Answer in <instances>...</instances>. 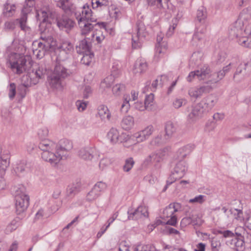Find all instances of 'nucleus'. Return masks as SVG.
Here are the masks:
<instances>
[{"mask_svg": "<svg viewBox=\"0 0 251 251\" xmlns=\"http://www.w3.org/2000/svg\"><path fill=\"white\" fill-rule=\"evenodd\" d=\"M54 23L57 24L60 29H65L66 31L72 29L75 25V22L66 15H62L61 17L57 15Z\"/></svg>", "mask_w": 251, "mask_h": 251, "instance_id": "obj_13", "label": "nucleus"}, {"mask_svg": "<svg viewBox=\"0 0 251 251\" xmlns=\"http://www.w3.org/2000/svg\"><path fill=\"white\" fill-rule=\"evenodd\" d=\"M48 32L49 28H48V31L46 33L41 32V31H40V33L41 34L40 39L42 41L38 42V43L40 46L42 47V48H44L50 51L53 48L54 46L53 43L54 42L53 38L51 36L46 35V34Z\"/></svg>", "mask_w": 251, "mask_h": 251, "instance_id": "obj_20", "label": "nucleus"}, {"mask_svg": "<svg viewBox=\"0 0 251 251\" xmlns=\"http://www.w3.org/2000/svg\"><path fill=\"white\" fill-rule=\"evenodd\" d=\"M35 4L34 0H25L21 11L20 17L14 21L6 22L4 24V28L8 30H13L17 25L22 31L28 33H30L31 28L27 25V20L28 15L32 11Z\"/></svg>", "mask_w": 251, "mask_h": 251, "instance_id": "obj_2", "label": "nucleus"}, {"mask_svg": "<svg viewBox=\"0 0 251 251\" xmlns=\"http://www.w3.org/2000/svg\"><path fill=\"white\" fill-rule=\"evenodd\" d=\"M251 19V7H248L244 9L240 15V19L237 21L241 20L244 24V26L242 28H245L246 25L250 24L247 22L244 23L243 20H248Z\"/></svg>", "mask_w": 251, "mask_h": 251, "instance_id": "obj_34", "label": "nucleus"}, {"mask_svg": "<svg viewBox=\"0 0 251 251\" xmlns=\"http://www.w3.org/2000/svg\"><path fill=\"white\" fill-rule=\"evenodd\" d=\"M189 113L187 119L189 122H193L201 118L204 112L203 111L199 103L194 106L188 108Z\"/></svg>", "mask_w": 251, "mask_h": 251, "instance_id": "obj_17", "label": "nucleus"}, {"mask_svg": "<svg viewBox=\"0 0 251 251\" xmlns=\"http://www.w3.org/2000/svg\"><path fill=\"white\" fill-rule=\"evenodd\" d=\"M148 65L146 61L142 58H139L136 61L133 72L134 74H141L147 70Z\"/></svg>", "mask_w": 251, "mask_h": 251, "instance_id": "obj_30", "label": "nucleus"}, {"mask_svg": "<svg viewBox=\"0 0 251 251\" xmlns=\"http://www.w3.org/2000/svg\"><path fill=\"white\" fill-rule=\"evenodd\" d=\"M180 207V204L179 203H174L170 204L163 210L162 213V218H169L174 216V214L178 210Z\"/></svg>", "mask_w": 251, "mask_h": 251, "instance_id": "obj_25", "label": "nucleus"}, {"mask_svg": "<svg viewBox=\"0 0 251 251\" xmlns=\"http://www.w3.org/2000/svg\"><path fill=\"white\" fill-rule=\"evenodd\" d=\"M10 155L8 151H2L0 155V170L5 171L10 164Z\"/></svg>", "mask_w": 251, "mask_h": 251, "instance_id": "obj_27", "label": "nucleus"}, {"mask_svg": "<svg viewBox=\"0 0 251 251\" xmlns=\"http://www.w3.org/2000/svg\"><path fill=\"white\" fill-rule=\"evenodd\" d=\"M57 145V150L61 154H63L64 157H66L67 151L73 148L72 143L66 139L61 140Z\"/></svg>", "mask_w": 251, "mask_h": 251, "instance_id": "obj_29", "label": "nucleus"}, {"mask_svg": "<svg viewBox=\"0 0 251 251\" xmlns=\"http://www.w3.org/2000/svg\"><path fill=\"white\" fill-rule=\"evenodd\" d=\"M196 219V218L193 214L189 215L188 216H186L181 220L180 226L182 227H185L191 224L196 225L197 223L195 220Z\"/></svg>", "mask_w": 251, "mask_h": 251, "instance_id": "obj_39", "label": "nucleus"}, {"mask_svg": "<svg viewBox=\"0 0 251 251\" xmlns=\"http://www.w3.org/2000/svg\"><path fill=\"white\" fill-rule=\"evenodd\" d=\"M47 73L46 69L43 66H39L28 72L22 77V84L29 87L31 85L37 84L40 79H43Z\"/></svg>", "mask_w": 251, "mask_h": 251, "instance_id": "obj_6", "label": "nucleus"}, {"mask_svg": "<svg viewBox=\"0 0 251 251\" xmlns=\"http://www.w3.org/2000/svg\"><path fill=\"white\" fill-rule=\"evenodd\" d=\"M76 105L77 107V109L79 111H83L86 107L87 102L82 101L81 100H77L76 102Z\"/></svg>", "mask_w": 251, "mask_h": 251, "instance_id": "obj_60", "label": "nucleus"}, {"mask_svg": "<svg viewBox=\"0 0 251 251\" xmlns=\"http://www.w3.org/2000/svg\"><path fill=\"white\" fill-rule=\"evenodd\" d=\"M202 56L201 52H194L191 58V61L194 62L195 64L198 65L201 61Z\"/></svg>", "mask_w": 251, "mask_h": 251, "instance_id": "obj_52", "label": "nucleus"}, {"mask_svg": "<svg viewBox=\"0 0 251 251\" xmlns=\"http://www.w3.org/2000/svg\"><path fill=\"white\" fill-rule=\"evenodd\" d=\"M58 14L48 4H43L36 10V17L40 21L39 30L41 32H46L48 28L52 23H54Z\"/></svg>", "mask_w": 251, "mask_h": 251, "instance_id": "obj_4", "label": "nucleus"}, {"mask_svg": "<svg viewBox=\"0 0 251 251\" xmlns=\"http://www.w3.org/2000/svg\"><path fill=\"white\" fill-rule=\"evenodd\" d=\"M81 54H83V57L81 58V63L86 65H89L94 57V53L92 52H90Z\"/></svg>", "mask_w": 251, "mask_h": 251, "instance_id": "obj_42", "label": "nucleus"}, {"mask_svg": "<svg viewBox=\"0 0 251 251\" xmlns=\"http://www.w3.org/2000/svg\"><path fill=\"white\" fill-rule=\"evenodd\" d=\"M233 211L234 218L238 220H242L243 217L242 211L237 209H234Z\"/></svg>", "mask_w": 251, "mask_h": 251, "instance_id": "obj_61", "label": "nucleus"}, {"mask_svg": "<svg viewBox=\"0 0 251 251\" xmlns=\"http://www.w3.org/2000/svg\"><path fill=\"white\" fill-rule=\"evenodd\" d=\"M26 163L25 161H20L15 167L14 171L16 174L19 175L20 174L22 173L24 171H25L26 168Z\"/></svg>", "mask_w": 251, "mask_h": 251, "instance_id": "obj_47", "label": "nucleus"}, {"mask_svg": "<svg viewBox=\"0 0 251 251\" xmlns=\"http://www.w3.org/2000/svg\"><path fill=\"white\" fill-rule=\"evenodd\" d=\"M16 8V4L12 0H7L4 4L3 14L6 17H11L14 14Z\"/></svg>", "mask_w": 251, "mask_h": 251, "instance_id": "obj_26", "label": "nucleus"}, {"mask_svg": "<svg viewBox=\"0 0 251 251\" xmlns=\"http://www.w3.org/2000/svg\"><path fill=\"white\" fill-rule=\"evenodd\" d=\"M107 137L112 144H116L126 142L128 139L126 133L120 134L115 128H111L107 133Z\"/></svg>", "mask_w": 251, "mask_h": 251, "instance_id": "obj_12", "label": "nucleus"}, {"mask_svg": "<svg viewBox=\"0 0 251 251\" xmlns=\"http://www.w3.org/2000/svg\"><path fill=\"white\" fill-rule=\"evenodd\" d=\"M94 186L100 195V192L104 190L107 187L106 184L102 181L97 182Z\"/></svg>", "mask_w": 251, "mask_h": 251, "instance_id": "obj_56", "label": "nucleus"}, {"mask_svg": "<svg viewBox=\"0 0 251 251\" xmlns=\"http://www.w3.org/2000/svg\"><path fill=\"white\" fill-rule=\"evenodd\" d=\"M96 22H86V21H78V25L81 28V34L82 35L86 36L89 33L93 31L95 27L97 26L104 27L103 23L101 24L97 23L93 24L92 23H95Z\"/></svg>", "mask_w": 251, "mask_h": 251, "instance_id": "obj_16", "label": "nucleus"}, {"mask_svg": "<svg viewBox=\"0 0 251 251\" xmlns=\"http://www.w3.org/2000/svg\"><path fill=\"white\" fill-rule=\"evenodd\" d=\"M91 93V88L89 86H86L83 92V98L84 99H87Z\"/></svg>", "mask_w": 251, "mask_h": 251, "instance_id": "obj_64", "label": "nucleus"}, {"mask_svg": "<svg viewBox=\"0 0 251 251\" xmlns=\"http://www.w3.org/2000/svg\"><path fill=\"white\" fill-rule=\"evenodd\" d=\"M49 51V50L40 46L38 43V48L33 50V54L36 56L37 58L39 59L43 58L45 56L46 52Z\"/></svg>", "mask_w": 251, "mask_h": 251, "instance_id": "obj_43", "label": "nucleus"}, {"mask_svg": "<svg viewBox=\"0 0 251 251\" xmlns=\"http://www.w3.org/2000/svg\"><path fill=\"white\" fill-rule=\"evenodd\" d=\"M98 114L102 120H108L110 118V113L108 108L103 105H100L98 108Z\"/></svg>", "mask_w": 251, "mask_h": 251, "instance_id": "obj_36", "label": "nucleus"}, {"mask_svg": "<svg viewBox=\"0 0 251 251\" xmlns=\"http://www.w3.org/2000/svg\"><path fill=\"white\" fill-rule=\"evenodd\" d=\"M136 31V33L132 37V47L138 49L141 48L142 42L147 35L145 25L142 21L137 22Z\"/></svg>", "mask_w": 251, "mask_h": 251, "instance_id": "obj_8", "label": "nucleus"}, {"mask_svg": "<svg viewBox=\"0 0 251 251\" xmlns=\"http://www.w3.org/2000/svg\"><path fill=\"white\" fill-rule=\"evenodd\" d=\"M236 242V245L235 246L234 250H235L236 251H243L245 249V241H244L243 239L242 238H237V240Z\"/></svg>", "mask_w": 251, "mask_h": 251, "instance_id": "obj_51", "label": "nucleus"}, {"mask_svg": "<svg viewBox=\"0 0 251 251\" xmlns=\"http://www.w3.org/2000/svg\"><path fill=\"white\" fill-rule=\"evenodd\" d=\"M128 220H137L144 217L148 216V212L147 207L145 206H140L133 212L128 211Z\"/></svg>", "mask_w": 251, "mask_h": 251, "instance_id": "obj_18", "label": "nucleus"}, {"mask_svg": "<svg viewBox=\"0 0 251 251\" xmlns=\"http://www.w3.org/2000/svg\"><path fill=\"white\" fill-rule=\"evenodd\" d=\"M211 90L212 87L209 85L192 87L189 89L188 94L192 98L198 99L201 97L203 94L209 93Z\"/></svg>", "mask_w": 251, "mask_h": 251, "instance_id": "obj_15", "label": "nucleus"}, {"mask_svg": "<svg viewBox=\"0 0 251 251\" xmlns=\"http://www.w3.org/2000/svg\"><path fill=\"white\" fill-rule=\"evenodd\" d=\"M133 125V118L130 116L124 117L121 123V126L122 128L125 130L130 129Z\"/></svg>", "mask_w": 251, "mask_h": 251, "instance_id": "obj_37", "label": "nucleus"}, {"mask_svg": "<svg viewBox=\"0 0 251 251\" xmlns=\"http://www.w3.org/2000/svg\"><path fill=\"white\" fill-rule=\"evenodd\" d=\"M226 58V54L224 52L219 53L217 57L216 62L220 64L224 62Z\"/></svg>", "mask_w": 251, "mask_h": 251, "instance_id": "obj_63", "label": "nucleus"}, {"mask_svg": "<svg viewBox=\"0 0 251 251\" xmlns=\"http://www.w3.org/2000/svg\"><path fill=\"white\" fill-rule=\"evenodd\" d=\"M187 171V166L186 162L182 160H180L177 162L172 172L171 179L174 177L176 179H180L182 178Z\"/></svg>", "mask_w": 251, "mask_h": 251, "instance_id": "obj_14", "label": "nucleus"}, {"mask_svg": "<svg viewBox=\"0 0 251 251\" xmlns=\"http://www.w3.org/2000/svg\"><path fill=\"white\" fill-rule=\"evenodd\" d=\"M221 247V242L216 239H213L211 241V247L212 251H219Z\"/></svg>", "mask_w": 251, "mask_h": 251, "instance_id": "obj_57", "label": "nucleus"}, {"mask_svg": "<svg viewBox=\"0 0 251 251\" xmlns=\"http://www.w3.org/2000/svg\"><path fill=\"white\" fill-rule=\"evenodd\" d=\"M207 17L206 9L204 7H200L197 12V19L200 22L203 23L204 22Z\"/></svg>", "mask_w": 251, "mask_h": 251, "instance_id": "obj_40", "label": "nucleus"}, {"mask_svg": "<svg viewBox=\"0 0 251 251\" xmlns=\"http://www.w3.org/2000/svg\"><path fill=\"white\" fill-rule=\"evenodd\" d=\"M16 86L15 83H11L9 85L8 96L10 100H12L16 95Z\"/></svg>", "mask_w": 251, "mask_h": 251, "instance_id": "obj_54", "label": "nucleus"}, {"mask_svg": "<svg viewBox=\"0 0 251 251\" xmlns=\"http://www.w3.org/2000/svg\"><path fill=\"white\" fill-rule=\"evenodd\" d=\"M62 79L58 77L56 75L53 74L48 76L47 82L49 86L52 89H58L62 87Z\"/></svg>", "mask_w": 251, "mask_h": 251, "instance_id": "obj_28", "label": "nucleus"}, {"mask_svg": "<svg viewBox=\"0 0 251 251\" xmlns=\"http://www.w3.org/2000/svg\"><path fill=\"white\" fill-rule=\"evenodd\" d=\"M100 195V194L94 186L91 190L87 194L86 200L88 201H91L96 200Z\"/></svg>", "mask_w": 251, "mask_h": 251, "instance_id": "obj_44", "label": "nucleus"}, {"mask_svg": "<svg viewBox=\"0 0 251 251\" xmlns=\"http://www.w3.org/2000/svg\"><path fill=\"white\" fill-rule=\"evenodd\" d=\"M91 49L90 39L88 38L82 40L79 42V45L76 46V52L79 54L91 52Z\"/></svg>", "mask_w": 251, "mask_h": 251, "instance_id": "obj_24", "label": "nucleus"}, {"mask_svg": "<svg viewBox=\"0 0 251 251\" xmlns=\"http://www.w3.org/2000/svg\"><path fill=\"white\" fill-rule=\"evenodd\" d=\"M215 75H216V78H213V82H217L224 77L225 75V73H224V71L222 70L217 73H213V76Z\"/></svg>", "mask_w": 251, "mask_h": 251, "instance_id": "obj_59", "label": "nucleus"}, {"mask_svg": "<svg viewBox=\"0 0 251 251\" xmlns=\"http://www.w3.org/2000/svg\"><path fill=\"white\" fill-rule=\"evenodd\" d=\"M81 183L77 182L73 183L71 185L69 186L67 189V195L69 197H73L77 194L80 189Z\"/></svg>", "mask_w": 251, "mask_h": 251, "instance_id": "obj_35", "label": "nucleus"}, {"mask_svg": "<svg viewBox=\"0 0 251 251\" xmlns=\"http://www.w3.org/2000/svg\"><path fill=\"white\" fill-rule=\"evenodd\" d=\"M176 125L172 122H167L165 125V137H171L176 131Z\"/></svg>", "mask_w": 251, "mask_h": 251, "instance_id": "obj_33", "label": "nucleus"}, {"mask_svg": "<svg viewBox=\"0 0 251 251\" xmlns=\"http://www.w3.org/2000/svg\"><path fill=\"white\" fill-rule=\"evenodd\" d=\"M52 74L63 80L70 75V72L60 62H56Z\"/></svg>", "mask_w": 251, "mask_h": 251, "instance_id": "obj_21", "label": "nucleus"}, {"mask_svg": "<svg viewBox=\"0 0 251 251\" xmlns=\"http://www.w3.org/2000/svg\"><path fill=\"white\" fill-rule=\"evenodd\" d=\"M250 70H251V63L247 62L240 64L234 75L233 79L235 81H240L243 78V75H241V74L242 73L244 74L246 71Z\"/></svg>", "mask_w": 251, "mask_h": 251, "instance_id": "obj_22", "label": "nucleus"}, {"mask_svg": "<svg viewBox=\"0 0 251 251\" xmlns=\"http://www.w3.org/2000/svg\"><path fill=\"white\" fill-rule=\"evenodd\" d=\"M126 87L123 84H117L113 87L112 91L114 95L119 96L125 90Z\"/></svg>", "mask_w": 251, "mask_h": 251, "instance_id": "obj_49", "label": "nucleus"}, {"mask_svg": "<svg viewBox=\"0 0 251 251\" xmlns=\"http://www.w3.org/2000/svg\"><path fill=\"white\" fill-rule=\"evenodd\" d=\"M10 68L17 74H21L31 67V61L29 57L17 53L11 54L9 60Z\"/></svg>", "mask_w": 251, "mask_h": 251, "instance_id": "obj_5", "label": "nucleus"}, {"mask_svg": "<svg viewBox=\"0 0 251 251\" xmlns=\"http://www.w3.org/2000/svg\"><path fill=\"white\" fill-rule=\"evenodd\" d=\"M169 150V148L166 147L151 153L145 158L143 164L147 166L152 163H154L156 168H160L159 163L164 159V157L168 154Z\"/></svg>", "mask_w": 251, "mask_h": 251, "instance_id": "obj_9", "label": "nucleus"}, {"mask_svg": "<svg viewBox=\"0 0 251 251\" xmlns=\"http://www.w3.org/2000/svg\"><path fill=\"white\" fill-rule=\"evenodd\" d=\"M21 190H17L15 196L16 212L18 215L24 213L29 205V197L23 192L24 188L22 187Z\"/></svg>", "mask_w": 251, "mask_h": 251, "instance_id": "obj_7", "label": "nucleus"}, {"mask_svg": "<svg viewBox=\"0 0 251 251\" xmlns=\"http://www.w3.org/2000/svg\"><path fill=\"white\" fill-rule=\"evenodd\" d=\"M75 15L78 21L96 22V19L93 17L92 11L87 3L83 6L81 11L76 12Z\"/></svg>", "mask_w": 251, "mask_h": 251, "instance_id": "obj_10", "label": "nucleus"}, {"mask_svg": "<svg viewBox=\"0 0 251 251\" xmlns=\"http://www.w3.org/2000/svg\"><path fill=\"white\" fill-rule=\"evenodd\" d=\"M129 100L127 98H125V100L121 105V110L123 112H127L129 108Z\"/></svg>", "mask_w": 251, "mask_h": 251, "instance_id": "obj_58", "label": "nucleus"}, {"mask_svg": "<svg viewBox=\"0 0 251 251\" xmlns=\"http://www.w3.org/2000/svg\"><path fill=\"white\" fill-rule=\"evenodd\" d=\"M56 5L64 11L69 9V2L67 0H60L57 2Z\"/></svg>", "mask_w": 251, "mask_h": 251, "instance_id": "obj_55", "label": "nucleus"}, {"mask_svg": "<svg viewBox=\"0 0 251 251\" xmlns=\"http://www.w3.org/2000/svg\"><path fill=\"white\" fill-rule=\"evenodd\" d=\"M28 87H26L23 84L20 85L18 87V91L19 92V94L21 95V96L22 98H24L25 97L26 95V88Z\"/></svg>", "mask_w": 251, "mask_h": 251, "instance_id": "obj_62", "label": "nucleus"}, {"mask_svg": "<svg viewBox=\"0 0 251 251\" xmlns=\"http://www.w3.org/2000/svg\"><path fill=\"white\" fill-rule=\"evenodd\" d=\"M49 134V130L46 127L39 128L38 131V135L41 139V141L46 140V138L48 137Z\"/></svg>", "mask_w": 251, "mask_h": 251, "instance_id": "obj_50", "label": "nucleus"}, {"mask_svg": "<svg viewBox=\"0 0 251 251\" xmlns=\"http://www.w3.org/2000/svg\"><path fill=\"white\" fill-rule=\"evenodd\" d=\"M164 143L163 140L162 139V135H158L155 138L152 139L150 142L151 145L154 146H158Z\"/></svg>", "mask_w": 251, "mask_h": 251, "instance_id": "obj_53", "label": "nucleus"}, {"mask_svg": "<svg viewBox=\"0 0 251 251\" xmlns=\"http://www.w3.org/2000/svg\"><path fill=\"white\" fill-rule=\"evenodd\" d=\"M39 148L43 151L41 153L42 158L54 167H57L63 159V154L57 150V145L50 140L40 141L38 145Z\"/></svg>", "mask_w": 251, "mask_h": 251, "instance_id": "obj_1", "label": "nucleus"}, {"mask_svg": "<svg viewBox=\"0 0 251 251\" xmlns=\"http://www.w3.org/2000/svg\"><path fill=\"white\" fill-rule=\"evenodd\" d=\"M134 161L133 158L129 157L125 161V164L123 166V170L126 172H128L133 167Z\"/></svg>", "mask_w": 251, "mask_h": 251, "instance_id": "obj_46", "label": "nucleus"}, {"mask_svg": "<svg viewBox=\"0 0 251 251\" xmlns=\"http://www.w3.org/2000/svg\"><path fill=\"white\" fill-rule=\"evenodd\" d=\"M243 233H238L236 232V235L242 238L245 242L251 243V232H248L244 229H243Z\"/></svg>", "mask_w": 251, "mask_h": 251, "instance_id": "obj_48", "label": "nucleus"}, {"mask_svg": "<svg viewBox=\"0 0 251 251\" xmlns=\"http://www.w3.org/2000/svg\"><path fill=\"white\" fill-rule=\"evenodd\" d=\"M60 49L66 52V53H69L74 50L73 45L68 41L64 42L62 44Z\"/></svg>", "mask_w": 251, "mask_h": 251, "instance_id": "obj_45", "label": "nucleus"}, {"mask_svg": "<svg viewBox=\"0 0 251 251\" xmlns=\"http://www.w3.org/2000/svg\"><path fill=\"white\" fill-rule=\"evenodd\" d=\"M154 130L152 126H148L144 129L134 134V137L137 139L138 142H143L148 139L152 134Z\"/></svg>", "mask_w": 251, "mask_h": 251, "instance_id": "obj_23", "label": "nucleus"}, {"mask_svg": "<svg viewBox=\"0 0 251 251\" xmlns=\"http://www.w3.org/2000/svg\"><path fill=\"white\" fill-rule=\"evenodd\" d=\"M154 95L152 94L146 96L144 101V104L146 107V110L152 111L155 108V105L153 102Z\"/></svg>", "mask_w": 251, "mask_h": 251, "instance_id": "obj_38", "label": "nucleus"}, {"mask_svg": "<svg viewBox=\"0 0 251 251\" xmlns=\"http://www.w3.org/2000/svg\"><path fill=\"white\" fill-rule=\"evenodd\" d=\"M206 30V27L204 26L199 27L197 29L192 40L193 46H197L202 43L205 37Z\"/></svg>", "mask_w": 251, "mask_h": 251, "instance_id": "obj_19", "label": "nucleus"}, {"mask_svg": "<svg viewBox=\"0 0 251 251\" xmlns=\"http://www.w3.org/2000/svg\"><path fill=\"white\" fill-rule=\"evenodd\" d=\"M242 26L244 24L241 20L236 21L230 28L229 36L232 39L235 37L241 46L251 48V38L248 37L251 34V24L246 25L245 28Z\"/></svg>", "mask_w": 251, "mask_h": 251, "instance_id": "obj_3", "label": "nucleus"}, {"mask_svg": "<svg viewBox=\"0 0 251 251\" xmlns=\"http://www.w3.org/2000/svg\"><path fill=\"white\" fill-rule=\"evenodd\" d=\"M167 49V44L165 42H162L160 44L156 45V53L155 56L160 57L162 53H165Z\"/></svg>", "mask_w": 251, "mask_h": 251, "instance_id": "obj_41", "label": "nucleus"}, {"mask_svg": "<svg viewBox=\"0 0 251 251\" xmlns=\"http://www.w3.org/2000/svg\"><path fill=\"white\" fill-rule=\"evenodd\" d=\"M197 78L199 80H204L210 77L211 71L207 65H204L199 70H197Z\"/></svg>", "mask_w": 251, "mask_h": 251, "instance_id": "obj_31", "label": "nucleus"}, {"mask_svg": "<svg viewBox=\"0 0 251 251\" xmlns=\"http://www.w3.org/2000/svg\"><path fill=\"white\" fill-rule=\"evenodd\" d=\"M218 99L216 96L210 94L203 98L198 103L204 113H206L211 110L214 107L218 102Z\"/></svg>", "mask_w": 251, "mask_h": 251, "instance_id": "obj_11", "label": "nucleus"}, {"mask_svg": "<svg viewBox=\"0 0 251 251\" xmlns=\"http://www.w3.org/2000/svg\"><path fill=\"white\" fill-rule=\"evenodd\" d=\"M78 156L84 160H91L93 157V149L90 147L81 148L78 152Z\"/></svg>", "mask_w": 251, "mask_h": 251, "instance_id": "obj_32", "label": "nucleus"}]
</instances>
